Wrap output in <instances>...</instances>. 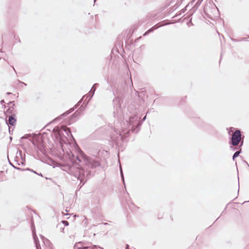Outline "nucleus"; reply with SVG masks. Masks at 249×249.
<instances>
[{
    "label": "nucleus",
    "mask_w": 249,
    "mask_h": 249,
    "mask_svg": "<svg viewBox=\"0 0 249 249\" xmlns=\"http://www.w3.org/2000/svg\"><path fill=\"white\" fill-rule=\"evenodd\" d=\"M63 170L68 174L72 175L75 178L80 180L81 183L83 182L80 187L88 180L91 174L90 170L87 169L85 170L84 168L81 167L76 162H73L71 165H67L65 166Z\"/></svg>",
    "instance_id": "nucleus-1"
},
{
    "label": "nucleus",
    "mask_w": 249,
    "mask_h": 249,
    "mask_svg": "<svg viewBox=\"0 0 249 249\" xmlns=\"http://www.w3.org/2000/svg\"><path fill=\"white\" fill-rule=\"evenodd\" d=\"M137 113V110H135L134 113L133 115L131 114L128 117L127 116H123L124 119L125 120L126 122V124H124V126H122L121 130L117 128L116 130H115L116 134L119 135V137L121 139H122L124 137L125 138L127 137V134L129 133V130L125 132V129L126 127H131V129H132V131H134L136 130V128H134L136 126L137 127L138 125L141 124L140 123H138V117L136 115Z\"/></svg>",
    "instance_id": "nucleus-2"
},
{
    "label": "nucleus",
    "mask_w": 249,
    "mask_h": 249,
    "mask_svg": "<svg viewBox=\"0 0 249 249\" xmlns=\"http://www.w3.org/2000/svg\"><path fill=\"white\" fill-rule=\"evenodd\" d=\"M21 139H29L36 150L37 154L39 155V153L45 154L46 151L42 137L35 135L32 137L31 134H26L22 137Z\"/></svg>",
    "instance_id": "nucleus-3"
},
{
    "label": "nucleus",
    "mask_w": 249,
    "mask_h": 249,
    "mask_svg": "<svg viewBox=\"0 0 249 249\" xmlns=\"http://www.w3.org/2000/svg\"><path fill=\"white\" fill-rule=\"evenodd\" d=\"M76 159L79 162L83 163L89 168L94 169L100 166V161L98 159H94L89 157L82 151H80L79 155L76 156Z\"/></svg>",
    "instance_id": "nucleus-4"
},
{
    "label": "nucleus",
    "mask_w": 249,
    "mask_h": 249,
    "mask_svg": "<svg viewBox=\"0 0 249 249\" xmlns=\"http://www.w3.org/2000/svg\"><path fill=\"white\" fill-rule=\"evenodd\" d=\"M241 133L239 129H236L232 134L231 137L230 139L229 143L231 144L230 146L231 149L234 151L236 150L237 147L234 146H237L239 142L241 141Z\"/></svg>",
    "instance_id": "nucleus-5"
},
{
    "label": "nucleus",
    "mask_w": 249,
    "mask_h": 249,
    "mask_svg": "<svg viewBox=\"0 0 249 249\" xmlns=\"http://www.w3.org/2000/svg\"><path fill=\"white\" fill-rule=\"evenodd\" d=\"M121 100V98L117 97L113 100L114 116H117L118 118H121L122 114V109L120 104Z\"/></svg>",
    "instance_id": "nucleus-6"
},
{
    "label": "nucleus",
    "mask_w": 249,
    "mask_h": 249,
    "mask_svg": "<svg viewBox=\"0 0 249 249\" xmlns=\"http://www.w3.org/2000/svg\"><path fill=\"white\" fill-rule=\"evenodd\" d=\"M53 131L57 133V137H61L62 135L63 134V131L66 132L68 136L69 135V134H71L70 129L64 125H62L60 128L59 127H54Z\"/></svg>",
    "instance_id": "nucleus-7"
},
{
    "label": "nucleus",
    "mask_w": 249,
    "mask_h": 249,
    "mask_svg": "<svg viewBox=\"0 0 249 249\" xmlns=\"http://www.w3.org/2000/svg\"><path fill=\"white\" fill-rule=\"evenodd\" d=\"M32 230L34 242L36 244V249H41V247L39 245V240H38V238L36 234L35 228L33 225L32 226Z\"/></svg>",
    "instance_id": "nucleus-8"
},
{
    "label": "nucleus",
    "mask_w": 249,
    "mask_h": 249,
    "mask_svg": "<svg viewBox=\"0 0 249 249\" xmlns=\"http://www.w3.org/2000/svg\"><path fill=\"white\" fill-rule=\"evenodd\" d=\"M85 242L77 243L74 246V249H89V246H87Z\"/></svg>",
    "instance_id": "nucleus-9"
},
{
    "label": "nucleus",
    "mask_w": 249,
    "mask_h": 249,
    "mask_svg": "<svg viewBox=\"0 0 249 249\" xmlns=\"http://www.w3.org/2000/svg\"><path fill=\"white\" fill-rule=\"evenodd\" d=\"M6 122L8 125L14 126L16 123V119L15 114H11L9 116L8 120H6Z\"/></svg>",
    "instance_id": "nucleus-10"
},
{
    "label": "nucleus",
    "mask_w": 249,
    "mask_h": 249,
    "mask_svg": "<svg viewBox=\"0 0 249 249\" xmlns=\"http://www.w3.org/2000/svg\"><path fill=\"white\" fill-rule=\"evenodd\" d=\"M243 140H242L241 141V144H240L239 147H237V149H239V150L238 151H236L234 153V154H233V155L232 156V160H234L236 158H237L239 155V154L241 153V147L243 145Z\"/></svg>",
    "instance_id": "nucleus-11"
},
{
    "label": "nucleus",
    "mask_w": 249,
    "mask_h": 249,
    "mask_svg": "<svg viewBox=\"0 0 249 249\" xmlns=\"http://www.w3.org/2000/svg\"><path fill=\"white\" fill-rule=\"evenodd\" d=\"M44 244L46 247L45 249H53L52 244L47 239H43Z\"/></svg>",
    "instance_id": "nucleus-12"
},
{
    "label": "nucleus",
    "mask_w": 249,
    "mask_h": 249,
    "mask_svg": "<svg viewBox=\"0 0 249 249\" xmlns=\"http://www.w3.org/2000/svg\"><path fill=\"white\" fill-rule=\"evenodd\" d=\"M98 84H94L93 86L92 87L90 90L89 92L88 97H89L90 99L91 98L93 95H94V92L96 89V86H98Z\"/></svg>",
    "instance_id": "nucleus-13"
},
{
    "label": "nucleus",
    "mask_w": 249,
    "mask_h": 249,
    "mask_svg": "<svg viewBox=\"0 0 249 249\" xmlns=\"http://www.w3.org/2000/svg\"><path fill=\"white\" fill-rule=\"evenodd\" d=\"M74 110V108H71L68 111H67L65 112L64 113L62 114L61 115L59 116L58 118H56L55 120H59L61 119L62 117H65L67 116L69 113H71Z\"/></svg>",
    "instance_id": "nucleus-14"
},
{
    "label": "nucleus",
    "mask_w": 249,
    "mask_h": 249,
    "mask_svg": "<svg viewBox=\"0 0 249 249\" xmlns=\"http://www.w3.org/2000/svg\"><path fill=\"white\" fill-rule=\"evenodd\" d=\"M14 109L13 107H9L6 111L5 114H10L12 113V110Z\"/></svg>",
    "instance_id": "nucleus-15"
},
{
    "label": "nucleus",
    "mask_w": 249,
    "mask_h": 249,
    "mask_svg": "<svg viewBox=\"0 0 249 249\" xmlns=\"http://www.w3.org/2000/svg\"><path fill=\"white\" fill-rule=\"evenodd\" d=\"M98 248H100V249H103L102 248L98 247V246H97L96 245H93V246H91V247L89 246V249H98Z\"/></svg>",
    "instance_id": "nucleus-16"
},
{
    "label": "nucleus",
    "mask_w": 249,
    "mask_h": 249,
    "mask_svg": "<svg viewBox=\"0 0 249 249\" xmlns=\"http://www.w3.org/2000/svg\"><path fill=\"white\" fill-rule=\"evenodd\" d=\"M62 223L65 226H67L69 225V222L66 220L62 221Z\"/></svg>",
    "instance_id": "nucleus-17"
},
{
    "label": "nucleus",
    "mask_w": 249,
    "mask_h": 249,
    "mask_svg": "<svg viewBox=\"0 0 249 249\" xmlns=\"http://www.w3.org/2000/svg\"><path fill=\"white\" fill-rule=\"evenodd\" d=\"M120 172H121L122 179L123 181L124 182V175H123V171H122V168L121 166H120Z\"/></svg>",
    "instance_id": "nucleus-18"
},
{
    "label": "nucleus",
    "mask_w": 249,
    "mask_h": 249,
    "mask_svg": "<svg viewBox=\"0 0 249 249\" xmlns=\"http://www.w3.org/2000/svg\"><path fill=\"white\" fill-rule=\"evenodd\" d=\"M9 163H10V165H12L14 168H15V169H18V170L20 169V168H18V167H17L15 166L14 165H13V164H12L10 161H9Z\"/></svg>",
    "instance_id": "nucleus-19"
},
{
    "label": "nucleus",
    "mask_w": 249,
    "mask_h": 249,
    "mask_svg": "<svg viewBox=\"0 0 249 249\" xmlns=\"http://www.w3.org/2000/svg\"><path fill=\"white\" fill-rule=\"evenodd\" d=\"M154 27H153V28H151L150 29H149L148 30H147L148 32L150 33V32H153L154 30Z\"/></svg>",
    "instance_id": "nucleus-20"
},
{
    "label": "nucleus",
    "mask_w": 249,
    "mask_h": 249,
    "mask_svg": "<svg viewBox=\"0 0 249 249\" xmlns=\"http://www.w3.org/2000/svg\"><path fill=\"white\" fill-rule=\"evenodd\" d=\"M18 82L19 83H21V84H23L24 86H27V84L26 83L23 82H21V81H20L19 80H18Z\"/></svg>",
    "instance_id": "nucleus-21"
},
{
    "label": "nucleus",
    "mask_w": 249,
    "mask_h": 249,
    "mask_svg": "<svg viewBox=\"0 0 249 249\" xmlns=\"http://www.w3.org/2000/svg\"><path fill=\"white\" fill-rule=\"evenodd\" d=\"M82 101L80 100L78 103V104L75 106V108H76L77 107L79 106V104L81 103Z\"/></svg>",
    "instance_id": "nucleus-22"
},
{
    "label": "nucleus",
    "mask_w": 249,
    "mask_h": 249,
    "mask_svg": "<svg viewBox=\"0 0 249 249\" xmlns=\"http://www.w3.org/2000/svg\"><path fill=\"white\" fill-rule=\"evenodd\" d=\"M32 171L35 173V174H36L37 175H38L39 176H40L41 177H43L41 173H40V174H38V173H37L36 171H34L33 170H32Z\"/></svg>",
    "instance_id": "nucleus-23"
},
{
    "label": "nucleus",
    "mask_w": 249,
    "mask_h": 249,
    "mask_svg": "<svg viewBox=\"0 0 249 249\" xmlns=\"http://www.w3.org/2000/svg\"><path fill=\"white\" fill-rule=\"evenodd\" d=\"M8 104V105L13 104V106H15V104L14 103V101H10V102H9V103Z\"/></svg>",
    "instance_id": "nucleus-24"
},
{
    "label": "nucleus",
    "mask_w": 249,
    "mask_h": 249,
    "mask_svg": "<svg viewBox=\"0 0 249 249\" xmlns=\"http://www.w3.org/2000/svg\"><path fill=\"white\" fill-rule=\"evenodd\" d=\"M149 33L148 32V31H147L145 33H144L143 35V36H147Z\"/></svg>",
    "instance_id": "nucleus-25"
},
{
    "label": "nucleus",
    "mask_w": 249,
    "mask_h": 249,
    "mask_svg": "<svg viewBox=\"0 0 249 249\" xmlns=\"http://www.w3.org/2000/svg\"><path fill=\"white\" fill-rule=\"evenodd\" d=\"M149 33L148 32V31H147L145 33H144L143 35V36H147Z\"/></svg>",
    "instance_id": "nucleus-26"
},
{
    "label": "nucleus",
    "mask_w": 249,
    "mask_h": 249,
    "mask_svg": "<svg viewBox=\"0 0 249 249\" xmlns=\"http://www.w3.org/2000/svg\"><path fill=\"white\" fill-rule=\"evenodd\" d=\"M18 152H19V155L21 157L22 156V155H21V154H22L21 151L19 150Z\"/></svg>",
    "instance_id": "nucleus-27"
},
{
    "label": "nucleus",
    "mask_w": 249,
    "mask_h": 249,
    "mask_svg": "<svg viewBox=\"0 0 249 249\" xmlns=\"http://www.w3.org/2000/svg\"><path fill=\"white\" fill-rule=\"evenodd\" d=\"M125 249H129V245H126Z\"/></svg>",
    "instance_id": "nucleus-28"
},
{
    "label": "nucleus",
    "mask_w": 249,
    "mask_h": 249,
    "mask_svg": "<svg viewBox=\"0 0 249 249\" xmlns=\"http://www.w3.org/2000/svg\"><path fill=\"white\" fill-rule=\"evenodd\" d=\"M12 94V93H11V92H7L6 93V94H7V95H10V94Z\"/></svg>",
    "instance_id": "nucleus-29"
},
{
    "label": "nucleus",
    "mask_w": 249,
    "mask_h": 249,
    "mask_svg": "<svg viewBox=\"0 0 249 249\" xmlns=\"http://www.w3.org/2000/svg\"><path fill=\"white\" fill-rule=\"evenodd\" d=\"M3 103H4V100H1V101H0V103H1V104H3Z\"/></svg>",
    "instance_id": "nucleus-30"
},
{
    "label": "nucleus",
    "mask_w": 249,
    "mask_h": 249,
    "mask_svg": "<svg viewBox=\"0 0 249 249\" xmlns=\"http://www.w3.org/2000/svg\"><path fill=\"white\" fill-rule=\"evenodd\" d=\"M146 119V116L143 118V120H144Z\"/></svg>",
    "instance_id": "nucleus-31"
},
{
    "label": "nucleus",
    "mask_w": 249,
    "mask_h": 249,
    "mask_svg": "<svg viewBox=\"0 0 249 249\" xmlns=\"http://www.w3.org/2000/svg\"><path fill=\"white\" fill-rule=\"evenodd\" d=\"M16 164H17V165H19V163H17Z\"/></svg>",
    "instance_id": "nucleus-32"
},
{
    "label": "nucleus",
    "mask_w": 249,
    "mask_h": 249,
    "mask_svg": "<svg viewBox=\"0 0 249 249\" xmlns=\"http://www.w3.org/2000/svg\"><path fill=\"white\" fill-rule=\"evenodd\" d=\"M13 70L16 71L15 68L14 67H13Z\"/></svg>",
    "instance_id": "nucleus-33"
}]
</instances>
